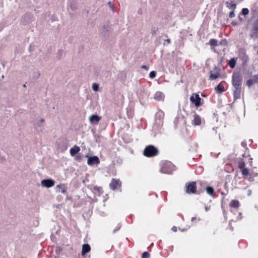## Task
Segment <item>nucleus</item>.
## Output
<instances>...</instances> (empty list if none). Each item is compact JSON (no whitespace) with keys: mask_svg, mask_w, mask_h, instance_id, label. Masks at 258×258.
Wrapping results in <instances>:
<instances>
[{"mask_svg":"<svg viewBox=\"0 0 258 258\" xmlns=\"http://www.w3.org/2000/svg\"><path fill=\"white\" fill-rule=\"evenodd\" d=\"M241 82V77L240 74L238 73L233 74L232 77V84L236 91L239 90Z\"/></svg>","mask_w":258,"mask_h":258,"instance_id":"obj_2","label":"nucleus"},{"mask_svg":"<svg viewBox=\"0 0 258 258\" xmlns=\"http://www.w3.org/2000/svg\"><path fill=\"white\" fill-rule=\"evenodd\" d=\"M248 13H249V10L247 9L244 8L242 9V14L243 15H246L248 14Z\"/></svg>","mask_w":258,"mask_h":258,"instance_id":"obj_23","label":"nucleus"},{"mask_svg":"<svg viewBox=\"0 0 258 258\" xmlns=\"http://www.w3.org/2000/svg\"><path fill=\"white\" fill-rule=\"evenodd\" d=\"M154 99L157 101H163L164 98V95L161 92H157L154 95Z\"/></svg>","mask_w":258,"mask_h":258,"instance_id":"obj_11","label":"nucleus"},{"mask_svg":"<svg viewBox=\"0 0 258 258\" xmlns=\"http://www.w3.org/2000/svg\"><path fill=\"white\" fill-rule=\"evenodd\" d=\"M100 119L101 117L96 114L91 115L89 118L90 124L93 125L97 124Z\"/></svg>","mask_w":258,"mask_h":258,"instance_id":"obj_8","label":"nucleus"},{"mask_svg":"<svg viewBox=\"0 0 258 258\" xmlns=\"http://www.w3.org/2000/svg\"><path fill=\"white\" fill-rule=\"evenodd\" d=\"M158 153V150L153 146L147 147L144 151V155L148 157H152L157 155Z\"/></svg>","mask_w":258,"mask_h":258,"instance_id":"obj_1","label":"nucleus"},{"mask_svg":"<svg viewBox=\"0 0 258 258\" xmlns=\"http://www.w3.org/2000/svg\"><path fill=\"white\" fill-rule=\"evenodd\" d=\"M196 190V186L195 182L189 183L186 185V191L187 193H194Z\"/></svg>","mask_w":258,"mask_h":258,"instance_id":"obj_9","label":"nucleus"},{"mask_svg":"<svg viewBox=\"0 0 258 258\" xmlns=\"http://www.w3.org/2000/svg\"><path fill=\"white\" fill-rule=\"evenodd\" d=\"M210 77H211V78H212L213 79H216L217 77V76L213 75H211Z\"/></svg>","mask_w":258,"mask_h":258,"instance_id":"obj_30","label":"nucleus"},{"mask_svg":"<svg viewBox=\"0 0 258 258\" xmlns=\"http://www.w3.org/2000/svg\"><path fill=\"white\" fill-rule=\"evenodd\" d=\"M209 44L214 48L215 46L218 45V42L215 39H211L209 41Z\"/></svg>","mask_w":258,"mask_h":258,"instance_id":"obj_18","label":"nucleus"},{"mask_svg":"<svg viewBox=\"0 0 258 258\" xmlns=\"http://www.w3.org/2000/svg\"><path fill=\"white\" fill-rule=\"evenodd\" d=\"M55 184V181L51 178L44 179L41 181L42 186L45 188H51Z\"/></svg>","mask_w":258,"mask_h":258,"instance_id":"obj_5","label":"nucleus"},{"mask_svg":"<svg viewBox=\"0 0 258 258\" xmlns=\"http://www.w3.org/2000/svg\"><path fill=\"white\" fill-rule=\"evenodd\" d=\"M234 16V13L233 12H231L229 14V17L232 18V17H233Z\"/></svg>","mask_w":258,"mask_h":258,"instance_id":"obj_28","label":"nucleus"},{"mask_svg":"<svg viewBox=\"0 0 258 258\" xmlns=\"http://www.w3.org/2000/svg\"><path fill=\"white\" fill-rule=\"evenodd\" d=\"M190 101L196 107H198L202 105L201 99L198 94H192L190 97Z\"/></svg>","mask_w":258,"mask_h":258,"instance_id":"obj_7","label":"nucleus"},{"mask_svg":"<svg viewBox=\"0 0 258 258\" xmlns=\"http://www.w3.org/2000/svg\"><path fill=\"white\" fill-rule=\"evenodd\" d=\"M239 205V202L237 200H233L230 203V206L234 208L238 207Z\"/></svg>","mask_w":258,"mask_h":258,"instance_id":"obj_16","label":"nucleus"},{"mask_svg":"<svg viewBox=\"0 0 258 258\" xmlns=\"http://www.w3.org/2000/svg\"><path fill=\"white\" fill-rule=\"evenodd\" d=\"M175 170L174 166L169 162H165L161 169L162 172L165 173L170 174Z\"/></svg>","mask_w":258,"mask_h":258,"instance_id":"obj_3","label":"nucleus"},{"mask_svg":"<svg viewBox=\"0 0 258 258\" xmlns=\"http://www.w3.org/2000/svg\"><path fill=\"white\" fill-rule=\"evenodd\" d=\"M40 121L42 123L44 122V119L43 118H41L40 120Z\"/></svg>","mask_w":258,"mask_h":258,"instance_id":"obj_31","label":"nucleus"},{"mask_svg":"<svg viewBox=\"0 0 258 258\" xmlns=\"http://www.w3.org/2000/svg\"><path fill=\"white\" fill-rule=\"evenodd\" d=\"M99 86L97 83H93L92 86V88L95 92H97L99 91Z\"/></svg>","mask_w":258,"mask_h":258,"instance_id":"obj_19","label":"nucleus"},{"mask_svg":"<svg viewBox=\"0 0 258 258\" xmlns=\"http://www.w3.org/2000/svg\"><path fill=\"white\" fill-rule=\"evenodd\" d=\"M227 7L230 9L234 10L236 7V5L234 3L231 2L229 3H227Z\"/></svg>","mask_w":258,"mask_h":258,"instance_id":"obj_17","label":"nucleus"},{"mask_svg":"<svg viewBox=\"0 0 258 258\" xmlns=\"http://www.w3.org/2000/svg\"><path fill=\"white\" fill-rule=\"evenodd\" d=\"M90 246L89 244H86L83 245L82 254L84 255L86 253L90 251Z\"/></svg>","mask_w":258,"mask_h":258,"instance_id":"obj_13","label":"nucleus"},{"mask_svg":"<svg viewBox=\"0 0 258 258\" xmlns=\"http://www.w3.org/2000/svg\"><path fill=\"white\" fill-rule=\"evenodd\" d=\"M244 166H245V165H244V163H243V162L240 163L239 165V168L240 169H241V170H242L243 168H244Z\"/></svg>","mask_w":258,"mask_h":258,"instance_id":"obj_27","label":"nucleus"},{"mask_svg":"<svg viewBox=\"0 0 258 258\" xmlns=\"http://www.w3.org/2000/svg\"><path fill=\"white\" fill-rule=\"evenodd\" d=\"M206 191L210 195H213L214 194V189L211 187H208L206 188Z\"/></svg>","mask_w":258,"mask_h":258,"instance_id":"obj_21","label":"nucleus"},{"mask_svg":"<svg viewBox=\"0 0 258 258\" xmlns=\"http://www.w3.org/2000/svg\"><path fill=\"white\" fill-rule=\"evenodd\" d=\"M258 81V77L255 76L253 78L251 79H249L247 81V84L248 86H250L253 84L254 82H256Z\"/></svg>","mask_w":258,"mask_h":258,"instance_id":"obj_15","label":"nucleus"},{"mask_svg":"<svg viewBox=\"0 0 258 258\" xmlns=\"http://www.w3.org/2000/svg\"><path fill=\"white\" fill-rule=\"evenodd\" d=\"M236 60L234 58L231 59L229 62V65L231 68H233L235 66Z\"/></svg>","mask_w":258,"mask_h":258,"instance_id":"obj_20","label":"nucleus"},{"mask_svg":"<svg viewBox=\"0 0 258 258\" xmlns=\"http://www.w3.org/2000/svg\"><path fill=\"white\" fill-rule=\"evenodd\" d=\"M215 90L218 93H222L225 91L224 86L223 83H220L216 88Z\"/></svg>","mask_w":258,"mask_h":258,"instance_id":"obj_14","label":"nucleus"},{"mask_svg":"<svg viewBox=\"0 0 258 258\" xmlns=\"http://www.w3.org/2000/svg\"><path fill=\"white\" fill-rule=\"evenodd\" d=\"M172 230L175 232L177 230V228L175 226H173L172 228Z\"/></svg>","mask_w":258,"mask_h":258,"instance_id":"obj_29","label":"nucleus"},{"mask_svg":"<svg viewBox=\"0 0 258 258\" xmlns=\"http://www.w3.org/2000/svg\"><path fill=\"white\" fill-rule=\"evenodd\" d=\"M86 157L87 158V164L90 166L97 165L100 163V160L96 156L86 155Z\"/></svg>","mask_w":258,"mask_h":258,"instance_id":"obj_4","label":"nucleus"},{"mask_svg":"<svg viewBox=\"0 0 258 258\" xmlns=\"http://www.w3.org/2000/svg\"><path fill=\"white\" fill-rule=\"evenodd\" d=\"M156 76V73L154 71H152L149 74V77L151 78H154Z\"/></svg>","mask_w":258,"mask_h":258,"instance_id":"obj_24","label":"nucleus"},{"mask_svg":"<svg viewBox=\"0 0 258 258\" xmlns=\"http://www.w3.org/2000/svg\"><path fill=\"white\" fill-rule=\"evenodd\" d=\"M80 150V148L77 146H74L70 150V155L72 156H75L77 153H78Z\"/></svg>","mask_w":258,"mask_h":258,"instance_id":"obj_12","label":"nucleus"},{"mask_svg":"<svg viewBox=\"0 0 258 258\" xmlns=\"http://www.w3.org/2000/svg\"><path fill=\"white\" fill-rule=\"evenodd\" d=\"M149 256V254L147 252H143L142 254V258H148Z\"/></svg>","mask_w":258,"mask_h":258,"instance_id":"obj_25","label":"nucleus"},{"mask_svg":"<svg viewBox=\"0 0 258 258\" xmlns=\"http://www.w3.org/2000/svg\"><path fill=\"white\" fill-rule=\"evenodd\" d=\"M202 123V119L200 116L197 114L194 115L192 124L194 125H200Z\"/></svg>","mask_w":258,"mask_h":258,"instance_id":"obj_10","label":"nucleus"},{"mask_svg":"<svg viewBox=\"0 0 258 258\" xmlns=\"http://www.w3.org/2000/svg\"><path fill=\"white\" fill-rule=\"evenodd\" d=\"M58 187H62V188H61V193H65L66 192V190L65 187H64V186L63 185L60 184V185H58Z\"/></svg>","mask_w":258,"mask_h":258,"instance_id":"obj_26","label":"nucleus"},{"mask_svg":"<svg viewBox=\"0 0 258 258\" xmlns=\"http://www.w3.org/2000/svg\"><path fill=\"white\" fill-rule=\"evenodd\" d=\"M121 186V182L118 179H112L110 184V188L112 190H117L120 189Z\"/></svg>","mask_w":258,"mask_h":258,"instance_id":"obj_6","label":"nucleus"},{"mask_svg":"<svg viewBox=\"0 0 258 258\" xmlns=\"http://www.w3.org/2000/svg\"><path fill=\"white\" fill-rule=\"evenodd\" d=\"M242 174L243 176H247L248 174V170L247 168H243L241 170Z\"/></svg>","mask_w":258,"mask_h":258,"instance_id":"obj_22","label":"nucleus"}]
</instances>
